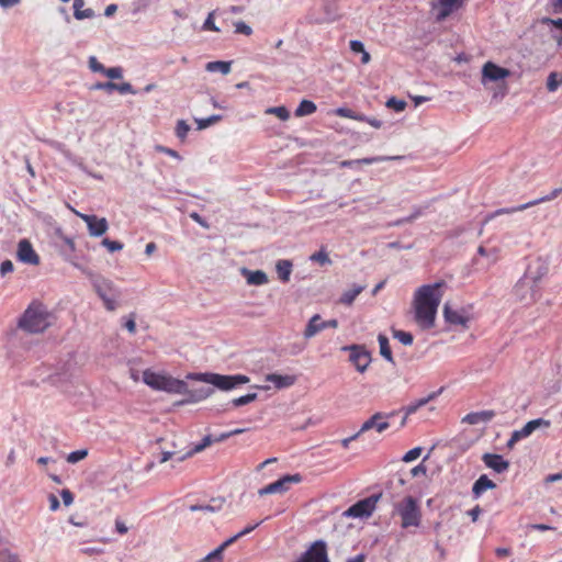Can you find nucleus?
Listing matches in <instances>:
<instances>
[{
    "instance_id": "4be33fe9",
    "label": "nucleus",
    "mask_w": 562,
    "mask_h": 562,
    "mask_svg": "<svg viewBox=\"0 0 562 562\" xmlns=\"http://www.w3.org/2000/svg\"><path fill=\"white\" fill-rule=\"evenodd\" d=\"M496 413L492 409L472 412L463 417V423L470 425L486 424L495 417Z\"/></svg>"
},
{
    "instance_id": "2eb2a0df",
    "label": "nucleus",
    "mask_w": 562,
    "mask_h": 562,
    "mask_svg": "<svg viewBox=\"0 0 562 562\" xmlns=\"http://www.w3.org/2000/svg\"><path fill=\"white\" fill-rule=\"evenodd\" d=\"M16 258L19 261L36 266L40 263V256L34 250L29 239H21L18 244Z\"/></svg>"
},
{
    "instance_id": "5fc2aeb1",
    "label": "nucleus",
    "mask_w": 562,
    "mask_h": 562,
    "mask_svg": "<svg viewBox=\"0 0 562 562\" xmlns=\"http://www.w3.org/2000/svg\"><path fill=\"white\" fill-rule=\"evenodd\" d=\"M235 33L237 34H244L246 36H249L252 34V29L246 24L244 21H238L235 24Z\"/></svg>"
},
{
    "instance_id": "a211bd4d",
    "label": "nucleus",
    "mask_w": 562,
    "mask_h": 562,
    "mask_svg": "<svg viewBox=\"0 0 562 562\" xmlns=\"http://www.w3.org/2000/svg\"><path fill=\"white\" fill-rule=\"evenodd\" d=\"M551 426V422L544 418H536L529 420L525 424V426L520 429L515 430L520 439L528 438L532 435V432L539 428H549Z\"/></svg>"
},
{
    "instance_id": "4c0bfd02",
    "label": "nucleus",
    "mask_w": 562,
    "mask_h": 562,
    "mask_svg": "<svg viewBox=\"0 0 562 562\" xmlns=\"http://www.w3.org/2000/svg\"><path fill=\"white\" fill-rule=\"evenodd\" d=\"M562 193V188L553 189L549 194L538 198L536 200L529 201L530 207L538 205L543 202L552 201L558 198Z\"/></svg>"
},
{
    "instance_id": "f704fd0d",
    "label": "nucleus",
    "mask_w": 562,
    "mask_h": 562,
    "mask_svg": "<svg viewBox=\"0 0 562 562\" xmlns=\"http://www.w3.org/2000/svg\"><path fill=\"white\" fill-rule=\"evenodd\" d=\"M223 119L222 115L220 114H213L209 117H203V119H194L195 123H196V128L199 131L201 130H204V128H207L209 126L220 122L221 120Z\"/></svg>"
},
{
    "instance_id": "37998d69",
    "label": "nucleus",
    "mask_w": 562,
    "mask_h": 562,
    "mask_svg": "<svg viewBox=\"0 0 562 562\" xmlns=\"http://www.w3.org/2000/svg\"><path fill=\"white\" fill-rule=\"evenodd\" d=\"M190 131V125L184 120H179L176 125V135L179 139H186Z\"/></svg>"
},
{
    "instance_id": "473e14b6",
    "label": "nucleus",
    "mask_w": 562,
    "mask_h": 562,
    "mask_svg": "<svg viewBox=\"0 0 562 562\" xmlns=\"http://www.w3.org/2000/svg\"><path fill=\"white\" fill-rule=\"evenodd\" d=\"M316 110H317V106L313 101L302 100L300 102V104L297 105V108L295 109L294 114H295V116L301 117V116L311 115L314 112H316Z\"/></svg>"
},
{
    "instance_id": "423d86ee",
    "label": "nucleus",
    "mask_w": 562,
    "mask_h": 562,
    "mask_svg": "<svg viewBox=\"0 0 562 562\" xmlns=\"http://www.w3.org/2000/svg\"><path fill=\"white\" fill-rule=\"evenodd\" d=\"M394 510L401 517L402 528L419 527L422 522V512L417 499L413 496L408 495L396 503Z\"/></svg>"
},
{
    "instance_id": "72a5a7b5",
    "label": "nucleus",
    "mask_w": 562,
    "mask_h": 562,
    "mask_svg": "<svg viewBox=\"0 0 562 562\" xmlns=\"http://www.w3.org/2000/svg\"><path fill=\"white\" fill-rule=\"evenodd\" d=\"M232 61H210L206 64L205 69L210 72H222L223 75H227L231 71Z\"/></svg>"
},
{
    "instance_id": "8fccbe9b",
    "label": "nucleus",
    "mask_w": 562,
    "mask_h": 562,
    "mask_svg": "<svg viewBox=\"0 0 562 562\" xmlns=\"http://www.w3.org/2000/svg\"><path fill=\"white\" fill-rule=\"evenodd\" d=\"M312 261H316V262H319L321 265H326V263H330V258L328 256V254L324 250H319L317 252H314L311 258H310Z\"/></svg>"
},
{
    "instance_id": "393cba45",
    "label": "nucleus",
    "mask_w": 562,
    "mask_h": 562,
    "mask_svg": "<svg viewBox=\"0 0 562 562\" xmlns=\"http://www.w3.org/2000/svg\"><path fill=\"white\" fill-rule=\"evenodd\" d=\"M441 391H442V389H440V390H439V391H437V392H432V393H430L428 396L423 397V398H420V400H418V401H416V402L411 403L409 405H407V406L405 407V416H404V417H403V419H402L401 426L405 425L407 416L415 414V413L418 411V408H420V407L425 406L427 403H429L430 401H432L434 398H436V397H437V395H438L439 393H441Z\"/></svg>"
},
{
    "instance_id": "c03bdc74",
    "label": "nucleus",
    "mask_w": 562,
    "mask_h": 562,
    "mask_svg": "<svg viewBox=\"0 0 562 562\" xmlns=\"http://www.w3.org/2000/svg\"><path fill=\"white\" fill-rule=\"evenodd\" d=\"M407 103L404 100H398L394 97L386 101V106L394 110L395 112H402L405 110Z\"/></svg>"
},
{
    "instance_id": "c85d7f7f",
    "label": "nucleus",
    "mask_w": 562,
    "mask_h": 562,
    "mask_svg": "<svg viewBox=\"0 0 562 562\" xmlns=\"http://www.w3.org/2000/svg\"><path fill=\"white\" fill-rule=\"evenodd\" d=\"M292 267H293V265L290 260L280 259L277 261L276 269H277L278 278L282 282H284V283L289 282L290 276L292 272Z\"/></svg>"
},
{
    "instance_id": "338daca9",
    "label": "nucleus",
    "mask_w": 562,
    "mask_h": 562,
    "mask_svg": "<svg viewBox=\"0 0 562 562\" xmlns=\"http://www.w3.org/2000/svg\"><path fill=\"white\" fill-rule=\"evenodd\" d=\"M190 217L196 222L198 224H200L202 227H209L206 221L196 212H192L190 213Z\"/></svg>"
},
{
    "instance_id": "7c9ffc66",
    "label": "nucleus",
    "mask_w": 562,
    "mask_h": 562,
    "mask_svg": "<svg viewBox=\"0 0 562 562\" xmlns=\"http://www.w3.org/2000/svg\"><path fill=\"white\" fill-rule=\"evenodd\" d=\"M380 355L390 363L395 364L393 353L390 347L389 338L384 334L378 335Z\"/></svg>"
},
{
    "instance_id": "f03ea898",
    "label": "nucleus",
    "mask_w": 562,
    "mask_h": 562,
    "mask_svg": "<svg viewBox=\"0 0 562 562\" xmlns=\"http://www.w3.org/2000/svg\"><path fill=\"white\" fill-rule=\"evenodd\" d=\"M50 313L41 302L33 301L20 316L18 327L29 334H42L49 326Z\"/></svg>"
},
{
    "instance_id": "de8ad7c7",
    "label": "nucleus",
    "mask_w": 562,
    "mask_h": 562,
    "mask_svg": "<svg viewBox=\"0 0 562 562\" xmlns=\"http://www.w3.org/2000/svg\"><path fill=\"white\" fill-rule=\"evenodd\" d=\"M423 452V448L422 447H415L411 450H408L402 458V460L404 462H412L414 460H416L417 458H419V456L422 454Z\"/></svg>"
},
{
    "instance_id": "a18cd8bd",
    "label": "nucleus",
    "mask_w": 562,
    "mask_h": 562,
    "mask_svg": "<svg viewBox=\"0 0 562 562\" xmlns=\"http://www.w3.org/2000/svg\"><path fill=\"white\" fill-rule=\"evenodd\" d=\"M224 550L225 549L223 546H218L215 550H213L205 558H203V562H222V554Z\"/></svg>"
},
{
    "instance_id": "864d4df0",
    "label": "nucleus",
    "mask_w": 562,
    "mask_h": 562,
    "mask_svg": "<svg viewBox=\"0 0 562 562\" xmlns=\"http://www.w3.org/2000/svg\"><path fill=\"white\" fill-rule=\"evenodd\" d=\"M0 562H20L19 557L8 549L0 551Z\"/></svg>"
},
{
    "instance_id": "e2e57ef3",
    "label": "nucleus",
    "mask_w": 562,
    "mask_h": 562,
    "mask_svg": "<svg viewBox=\"0 0 562 562\" xmlns=\"http://www.w3.org/2000/svg\"><path fill=\"white\" fill-rule=\"evenodd\" d=\"M349 47H350L351 52H353L356 54L362 53L364 50L363 43L361 41H358V40L350 41Z\"/></svg>"
},
{
    "instance_id": "5701e85b",
    "label": "nucleus",
    "mask_w": 562,
    "mask_h": 562,
    "mask_svg": "<svg viewBox=\"0 0 562 562\" xmlns=\"http://www.w3.org/2000/svg\"><path fill=\"white\" fill-rule=\"evenodd\" d=\"M265 381L271 382L276 389L282 390L292 386L296 382V378L289 374L269 373L265 376Z\"/></svg>"
},
{
    "instance_id": "49530a36",
    "label": "nucleus",
    "mask_w": 562,
    "mask_h": 562,
    "mask_svg": "<svg viewBox=\"0 0 562 562\" xmlns=\"http://www.w3.org/2000/svg\"><path fill=\"white\" fill-rule=\"evenodd\" d=\"M87 456H88L87 449L76 450V451L70 452L67 456V462L75 464V463L83 460Z\"/></svg>"
},
{
    "instance_id": "20e7f679",
    "label": "nucleus",
    "mask_w": 562,
    "mask_h": 562,
    "mask_svg": "<svg viewBox=\"0 0 562 562\" xmlns=\"http://www.w3.org/2000/svg\"><path fill=\"white\" fill-rule=\"evenodd\" d=\"M188 379L207 383L222 391L234 390L237 386L246 384L250 381V379L244 374L226 375L213 372L190 373L188 374Z\"/></svg>"
},
{
    "instance_id": "0e129e2a",
    "label": "nucleus",
    "mask_w": 562,
    "mask_h": 562,
    "mask_svg": "<svg viewBox=\"0 0 562 562\" xmlns=\"http://www.w3.org/2000/svg\"><path fill=\"white\" fill-rule=\"evenodd\" d=\"M60 495H61V498H63V502H64L65 506H69V505L72 504V502H74V494L69 490H67V488L63 490Z\"/></svg>"
},
{
    "instance_id": "69168bd1",
    "label": "nucleus",
    "mask_w": 562,
    "mask_h": 562,
    "mask_svg": "<svg viewBox=\"0 0 562 562\" xmlns=\"http://www.w3.org/2000/svg\"><path fill=\"white\" fill-rule=\"evenodd\" d=\"M426 472H427V468L423 463H419L418 465L414 467L411 470V475L413 477H416V476H419V475H425Z\"/></svg>"
},
{
    "instance_id": "3c124183",
    "label": "nucleus",
    "mask_w": 562,
    "mask_h": 562,
    "mask_svg": "<svg viewBox=\"0 0 562 562\" xmlns=\"http://www.w3.org/2000/svg\"><path fill=\"white\" fill-rule=\"evenodd\" d=\"M114 91H117L121 94H126V93L136 94L137 93L136 90L134 89V87L130 82L115 83Z\"/></svg>"
},
{
    "instance_id": "9d476101",
    "label": "nucleus",
    "mask_w": 562,
    "mask_h": 562,
    "mask_svg": "<svg viewBox=\"0 0 562 562\" xmlns=\"http://www.w3.org/2000/svg\"><path fill=\"white\" fill-rule=\"evenodd\" d=\"M342 350L349 351V361L361 373H363L371 363V353L364 346L350 345L344 347Z\"/></svg>"
},
{
    "instance_id": "680f3d73",
    "label": "nucleus",
    "mask_w": 562,
    "mask_h": 562,
    "mask_svg": "<svg viewBox=\"0 0 562 562\" xmlns=\"http://www.w3.org/2000/svg\"><path fill=\"white\" fill-rule=\"evenodd\" d=\"M426 207H427V206H425V207H422V206H415V207L413 209L412 214H409L408 216L404 217V221H409V222L415 221L416 218H418L419 216H422V215H423L424 210H425Z\"/></svg>"
},
{
    "instance_id": "603ef678",
    "label": "nucleus",
    "mask_w": 562,
    "mask_h": 562,
    "mask_svg": "<svg viewBox=\"0 0 562 562\" xmlns=\"http://www.w3.org/2000/svg\"><path fill=\"white\" fill-rule=\"evenodd\" d=\"M88 64H89L90 70L93 72L103 74V71H105V67L97 59L95 56H90Z\"/></svg>"
},
{
    "instance_id": "4468645a",
    "label": "nucleus",
    "mask_w": 562,
    "mask_h": 562,
    "mask_svg": "<svg viewBox=\"0 0 562 562\" xmlns=\"http://www.w3.org/2000/svg\"><path fill=\"white\" fill-rule=\"evenodd\" d=\"M337 326V319L323 321L322 317L316 314L310 318L303 335L306 339H310L326 328H336Z\"/></svg>"
},
{
    "instance_id": "412c9836",
    "label": "nucleus",
    "mask_w": 562,
    "mask_h": 562,
    "mask_svg": "<svg viewBox=\"0 0 562 562\" xmlns=\"http://www.w3.org/2000/svg\"><path fill=\"white\" fill-rule=\"evenodd\" d=\"M214 393V389L211 386H202L199 389L190 390L188 387V391L182 393L183 395H187V397L182 401L183 404L189 403H198L201 402L207 397H210Z\"/></svg>"
},
{
    "instance_id": "bb28decb",
    "label": "nucleus",
    "mask_w": 562,
    "mask_h": 562,
    "mask_svg": "<svg viewBox=\"0 0 562 562\" xmlns=\"http://www.w3.org/2000/svg\"><path fill=\"white\" fill-rule=\"evenodd\" d=\"M440 5L437 19L441 21L452 13V11L460 7L464 0H437Z\"/></svg>"
},
{
    "instance_id": "79ce46f5",
    "label": "nucleus",
    "mask_w": 562,
    "mask_h": 562,
    "mask_svg": "<svg viewBox=\"0 0 562 562\" xmlns=\"http://www.w3.org/2000/svg\"><path fill=\"white\" fill-rule=\"evenodd\" d=\"M529 207H530V204H529V202H527V203L519 204V205L513 206V207L498 209L495 211V213L491 217H494V216L501 215V214H512L515 212H520V211L527 210Z\"/></svg>"
},
{
    "instance_id": "f257e3e1",
    "label": "nucleus",
    "mask_w": 562,
    "mask_h": 562,
    "mask_svg": "<svg viewBox=\"0 0 562 562\" xmlns=\"http://www.w3.org/2000/svg\"><path fill=\"white\" fill-rule=\"evenodd\" d=\"M442 281L419 286L414 295L415 322L422 329H430L435 326L438 306L442 294L439 289Z\"/></svg>"
},
{
    "instance_id": "e433bc0d",
    "label": "nucleus",
    "mask_w": 562,
    "mask_h": 562,
    "mask_svg": "<svg viewBox=\"0 0 562 562\" xmlns=\"http://www.w3.org/2000/svg\"><path fill=\"white\" fill-rule=\"evenodd\" d=\"M562 85V75L553 71L548 76L547 79V89L550 92H554Z\"/></svg>"
},
{
    "instance_id": "f8f14e48",
    "label": "nucleus",
    "mask_w": 562,
    "mask_h": 562,
    "mask_svg": "<svg viewBox=\"0 0 562 562\" xmlns=\"http://www.w3.org/2000/svg\"><path fill=\"white\" fill-rule=\"evenodd\" d=\"M394 416V412L389 414L378 412L362 424L359 431L360 434H362L368 430L375 429L378 432H383L390 427V423L387 422V419Z\"/></svg>"
},
{
    "instance_id": "6e6552de",
    "label": "nucleus",
    "mask_w": 562,
    "mask_h": 562,
    "mask_svg": "<svg viewBox=\"0 0 562 562\" xmlns=\"http://www.w3.org/2000/svg\"><path fill=\"white\" fill-rule=\"evenodd\" d=\"M382 497V493L372 494L363 499L358 501L351 505L346 512V517L364 518L372 515L375 509L376 503Z\"/></svg>"
},
{
    "instance_id": "6ab92c4d",
    "label": "nucleus",
    "mask_w": 562,
    "mask_h": 562,
    "mask_svg": "<svg viewBox=\"0 0 562 562\" xmlns=\"http://www.w3.org/2000/svg\"><path fill=\"white\" fill-rule=\"evenodd\" d=\"M402 159L401 156H374V157H366L361 159H352V160H344L340 162L341 167L345 168H353L359 165H372L376 162H382L386 160H398Z\"/></svg>"
},
{
    "instance_id": "0eeeda50",
    "label": "nucleus",
    "mask_w": 562,
    "mask_h": 562,
    "mask_svg": "<svg viewBox=\"0 0 562 562\" xmlns=\"http://www.w3.org/2000/svg\"><path fill=\"white\" fill-rule=\"evenodd\" d=\"M91 282L105 308L110 312L115 311L117 308V300L122 295L121 290L111 280L101 276L93 277Z\"/></svg>"
},
{
    "instance_id": "dca6fc26",
    "label": "nucleus",
    "mask_w": 562,
    "mask_h": 562,
    "mask_svg": "<svg viewBox=\"0 0 562 562\" xmlns=\"http://www.w3.org/2000/svg\"><path fill=\"white\" fill-rule=\"evenodd\" d=\"M482 461L487 468L494 470L496 473H503L509 468V462L505 460L503 456L496 453H484Z\"/></svg>"
},
{
    "instance_id": "774afa93",
    "label": "nucleus",
    "mask_w": 562,
    "mask_h": 562,
    "mask_svg": "<svg viewBox=\"0 0 562 562\" xmlns=\"http://www.w3.org/2000/svg\"><path fill=\"white\" fill-rule=\"evenodd\" d=\"M519 440H521V439L519 438V436L517 435V432L514 430V431L512 432L510 438L508 439V441H507V443H506V447H507L508 449H513V448L515 447V445H516Z\"/></svg>"
},
{
    "instance_id": "a19ab883",
    "label": "nucleus",
    "mask_w": 562,
    "mask_h": 562,
    "mask_svg": "<svg viewBox=\"0 0 562 562\" xmlns=\"http://www.w3.org/2000/svg\"><path fill=\"white\" fill-rule=\"evenodd\" d=\"M222 507V501L218 503V505H210V504H194L189 507L191 512H217Z\"/></svg>"
},
{
    "instance_id": "aec40b11",
    "label": "nucleus",
    "mask_w": 562,
    "mask_h": 562,
    "mask_svg": "<svg viewBox=\"0 0 562 562\" xmlns=\"http://www.w3.org/2000/svg\"><path fill=\"white\" fill-rule=\"evenodd\" d=\"M443 317L445 321L450 325H460L467 327L469 323V317L465 316L463 312L451 308L449 303L443 305Z\"/></svg>"
},
{
    "instance_id": "4d7b16f0",
    "label": "nucleus",
    "mask_w": 562,
    "mask_h": 562,
    "mask_svg": "<svg viewBox=\"0 0 562 562\" xmlns=\"http://www.w3.org/2000/svg\"><path fill=\"white\" fill-rule=\"evenodd\" d=\"M103 75L109 77L110 79H121L123 77V69L121 67H111L105 68V71H103Z\"/></svg>"
},
{
    "instance_id": "9b49d317",
    "label": "nucleus",
    "mask_w": 562,
    "mask_h": 562,
    "mask_svg": "<svg viewBox=\"0 0 562 562\" xmlns=\"http://www.w3.org/2000/svg\"><path fill=\"white\" fill-rule=\"evenodd\" d=\"M296 562H329L326 542L324 540L315 541Z\"/></svg>"
},
{
    "instance_id": "58836bf2",
    "label": "nucleus",
    "mask_w": 562,
    "mask_h": 562,
    "mask_svg": "<svg viewBox=\"0 0 562 562\" xmlns=\"http://www.w3.org/2000/svg\"><path fill=\"white\" fill-rule=\"evenodd\" d=\"M258 397L257 393H248L246 395L236 397L232 401V405L235 407H240L244 405H247L254 401H256Z\"/></svg>"
},
{
    "instance_id": "6e6d98bb",
    "label": "nucleus",
    "mask_w": 562,
    "mask_h": 562,
    "mask_svg": "<svg viewBox=\"0 0 562 562\" xmlns=\"http://www.w3.org/2000/svg\"><path fill=\"white\" fill-rule=\"evenodd\" d=\"M115 82L106 81V82H95L90 87L91 90H104L108 92L114 91Z\"/></svg>"
},
{
    "instance_id": "2f4dec72",
    "label": "nucleus",
    "mask_w": 562,
    "mask_h": 562,
    "mask_svg": "<svg viewBox=\"0 0 562 562\" xmlns=\"http://www.w3.org/2000/svg\"><path fill=\"white\" fill-rule=\"evenodd\" d=\"M366 289V285L353 284L351 289L345 291L339 302L345 305H351L356 297Z\"/></svg>"
},
{
    "instance_id": "7ed1b4c3",
    "label": "nucleus",
    "mask_w": 562,
    "mask_h": 562,
    "mask_svg": "<svg viewBox=\"0 0 562 562\" xmlns=\"http://www.w3.org/2000/svg\"><path fill=\"white\" fill-rule=\"evenodd\" d=\"M547 273L548 267L544 263L538 262L535 270L533 266L530 265L514 288V293L518 300L525 304L533 302L538 293L537 283Z\"/></svg>"
},
{
    "instance_id": "bf43d9fd",
    "label": "nucleus",
    "mask_w": 562,
    "mask_h": 562,
    "mask_svg": "<svg viewBox=\"0 0 562 562\" xmlns=\"http://www.w3.org/2000/svg\"><path fill=\"white\" fill-rule=\"evenodd\" d=\"M14 269V266L11 260L7 259L1 262L0 265V274L4 277L5 274L12 272Z\"/></svg>"
},
{
    "instance_id": "39448f33",
    "label": "nucleus",
    "mask_w": 562,
    "mask_h": 562,
    "mask_svg": "<svg viewBox=\"0 0 562 562\" xmlns=\"http://www.w3.org/2000/svg\"><path fill=\"white\" fill-rule=\"evenodd\" d=\"M143 382L156 391H164L171 394L184 393L188 391V384L183 380H179L166 374H160L146 369L143 372Z\"/></svg>"
},
{
    "instance_id": "13d9d810",
    "label": "nucleus",
    "mask_w": 562,
    "mask_h": 562,
    "mask_svg": "<svg viewBox=\"0 0 562 562\" xmlns=\"http://www.w3.org/2000/svg\"><path fill=\"white\" fill-rule=\"evenodd\" d=\"M203 30L218 32L220 29L214 23V12L209 13L203 23Z\"/></svg>"
},
{
    "instance_id": "c9c22d12",
    "label": "nucleus",
    "mask_w": 562,
    "mask_h": 562,
    "mask_svg": "<svg viewBox=\"0 0 562 562\" xmlns=\"http://www.w3.org/2000/svg\"><path fill=\"white\" fill-rule=\"evenodd\" d=\"M392 335L395 339L405 346H411L414 341V337L409 331L392 328Z\"/></svg>"
},
{
    "instance_id": "ea45409f",
    "label": "nucleus",
    "mask_w": 562,
    "mask_h": 562,
    "mask_svg": "<svg viewBox=\"0 0 562 562\" xmlns=\"http://www.w3.org/2000/svg\"><path fill=\"white\" fill-rule=\"evenodd\" d=\"M266 113L274 114V115H277L282 121H286L290 117V111L285 106H283V105L268 108Z\"/></svg>"
},
{
    "instance_id": "cd10ccee",
    "label": "nucleus",
    "mask_w": 562,
    "mask_h": 562,
    "mask_svg": "<svg viewBox=\"0 0 562 562\" xmlns=\"http://www.w3.org/2000/svg\"><path fill=\"white\" fill-rule=\"evenodd\" d=\"M213 443V435H206L201 442L196 443L192 449H190L187 453L181 454L176 459L177 462H182L186 459L192 457L193 454L201 452L206 447Z\"/></svg>"
},
{
    "instance_id": "c756f323",
    "label": "nucleus",
    "mask_w": 562,
    "mask_h": 562,
    "mask_svg": "<svg viewBox=\"0 0 562 562\" xmlns=\"http://www.w3.org/2000/svg\"><path fill=\"white\" fill-rule=\"evenodd\" d=\"M85 0H74V16L76 20H85L92 19L94 16V11L90 8L83 9Z\"/></svg>"
},
{
    "instance_id": "f3484780",
    "label": "nucleus",
    "mask_w": 562,
    "mask_h": 562,
    "mask_svg": "<svg viewBox=\"0 0 562 562\" xmlns=\"http://www.w3.org/2000/svg\"><path fill=\"white\" fill-rule=\"evenodd\" d=\"M508 70L503 68L492 61H487L482 69L483 79H487L490 81H497L504 79L508 76Z\"/></svg>"
},
{
    "instance_id": "ddd939ff",
    "label": "nucleus",
    "mask_w": 562,
    "mask_h": 562,
    "mask_svg": "<svg viewBox=\"0 0 562 562\" xmlns=\"http://www.w3.org/2000/svg\"><path fill=\"white\" fill-rule=\"evenodd\" d=\"M79 217L87 224L90 236L101 237L109 228L105 217H98L93 214L78 213Z\"/></svg>"
},
{
    "instance_id": "1a4fd4ad",
    "label": "nucleus",
    "mask_w": 562,
    "mask_h": 562,
    "mask_svg": "<svg viewBox=\"0 0 562 562\" xmlns=\"http://www.w3.org/2000/svg\"><path fill=\"white\" fill-rule=\"evenodd\" d=\"M303 480L300 473L295 474H286L280 477L279 480L266 485L265 487L258 491L260 496L276 493H284L289 491L292 484H299Z\"/></svg>"
},
{
    "instance_id": "b1692460",
    "label": "nucleus",
    "mask_w": 562,
    "mask_h": 562,
    "mask_svg": "<svg viewBox=\"0 0 562 562\" xmlns=\"http://www.w3.org/2000/svg\"><path fill=\"white\" fill-rule=\"evenodd\" d=\"M240 272L241 276L246 278L249 285H263L269 281L267 273L262 270H249L247 268H243Z\"/></svg>"
},
{
    "instance_id": "a878e982",
    "label": "nucleus",
    "mask_w": 562,
    "mask_h": 562,
    "mask_svg": "<svg viewBox=\"0 0 562 562\" xmlns=\"http://www.w3.org/2000/svg\"><path fill=\"white\" fill-rule=\"evenodd\" d=\"M496 484L488 479L486 474L480 475L472 486V494L474 498H479L485 491L493 490Z\"/></svg>"
},
{
    "instance_id": "09e8293b",
    "label": "nucleus",
    "mask_w": 562,
    "mask_h": 562,
    "mask_svg": "<svg viewBox=\"0 0 562 562\" xmlns=\"http://www.w3.org/2000/svg\"><path fill=\"white\" fill-rule=\"evenodd\" d=\"M102 245L110 251V252H114V251H119L121 249H123V244L119 240H111L109 238H104L102 240Z\"/></svg>"
},
{
    "instance_id": "052dcab7",
    "label": "nucleus",
    "mask_w": 562,
    "mask_h": 562,
    "mask_svg": "<svg viewBox=\"0 0 562 562\" xmlns=\"http://www.w3.org/2000/svg\"><path fill=\"white\" fill-rule=\"evenodd\" d=\"M336 114L340 117H346V119L356 117V112L349 108H338L336 110Z\"/></svg>"
}]
</instances>
